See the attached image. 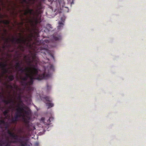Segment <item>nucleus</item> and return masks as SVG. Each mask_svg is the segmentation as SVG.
<instances>
[{
  "label": "nucleus",
  "mask_w": 146,
  "mask_h": 146,
  "mask_svg": "<svg viewBox=\"0 0 146 146\" xmlns=\"http://www.w3.org/2000/svg\"><path fill=\"white\" fill-rule=\"evenodd\" d=\"M23 72L25 74L26 77L23 78L24 80L27 79L28 78L30 79L31 81L29 84H32V80L36 79L38 80H40L42 79H46L50 76L49 74H46L38 76L37 74L38 73L36 68L34 66H31L29 67H26L23 70Z\"/></svg>",
  "instance_id": "obj_1"
},
{
  "label": "nucleus",
  "mask_w": 146,
  "mask_h": 146,
  "mask_svg": "<svg viewBox=\"0 0 146 146\" xmlns=\"http://www.w3.org/2000/svg\"><path fill=\"white\" fill-rule=\"evenodd\" d=\"M7 104H11L12 105L9 107V110L13 111L16 110L19 113V117H21L24 121L25 123L29 122V115L28 113L26 112L22 106L16 102L15 100L12 99H9L6 102Z\"/></svg>",
  "instance_id": "obj_2"
},
{
  "label": "nucleus",
  "mask_w": 146,
  "mask_h": 146,
  "mask_svg": "<svg viewBox=\"0 0 146 146\" xmlns=\"http://www.w3.org/2000/svg\"><path fill=\"white\" fill-rule=\"evenodd\" d=\"M46 101L44 100L45 103L46 104L47 106L48 107V108L52 107L53 106V104L50 103V99L48 97H46L45 98Z\"/></svg>",
  "instance_id": "obj_3"
},
{
  "label": "nucleus",
  "mask_w": 146,
  "mask_h": 146,
  "mask_svg": "<svg viewBox=\"0 0 146 146\" xmlns=\"http://www.w3.org/2000/svg\"><path fill=\"white\" fill-rule=\"evenodd\" d=\"M8 133L9 134L10 137L13 139H16L17 137L13 133L10 132L9 131H8Z\"/></svg>",
  "instance_id": "obj_4"
},
{
  "label": "nucleus",
  "mask_w": 146,
  "mask_h": 146,
  "mask_svg": "<svg viewBox=\"0 0 146 146\" xmlns=\"http://www.w3.org/2000/svg\"><path fill=\"white\" fill-rule=\"evenodd\" d=\"M33 21L35 22V23H37L39 22V21L38 20L37 18H34Z\"/></svg>",
  "instance_id": "obj_5"
},
{
  "label": "nucleus",
  "mask_w": 146,
  "mask_h": 146,
  "mask_svg": "<svg viewBox=\"0 0 146 146\" xmlns=\"http://www.w3.org/2000/svg\"><path fill=\"white\" fill-rule=\"evenodd\" d=\"M36 60L35 58V56H34L32 57V62H35L36 63V62H35V60Z\"/></svg>",
  "instance_id": "obj_6"
},
{
  "label": "nucleus",
  "mask_w": 146,
  "mask_h": 146,
  "mask_svg": "<svg viewBox=\"0 0 146 146\" xmlns=\"http://www.w3.org/2000/svg\"><path fill=\"white\" fill-rule=\"evenodd\" d=\"M9 78L10 80H12L13 79V77L12 76H9Z\"/></svg>",
  "instance_id": "obj_7"
},
{
  "label": "nucleus",
  "mask_w": 146,
  "mask_h": 146,
  "mask_svg": "<svg viewBox=\"0 0 146 146\" xmlns=\"http://www.w3.org/2000/svg\"><path fill=\"white\" fill-rule=\"evenodd\" d=\"M33 12V11L32 10H28V13H30V14H31Z\"/></svg>",
  "instance_id": "obj_8"
},
{
  "label": "nucleus",
  "mask_w": 146,
  "mask_h": 146,
  "mask_svg": "<svg viewBox=\"0 0 146 146\" xmlns=\"http://www.w3.org/2000/svg\"><path fill=\"white\" fill-rule=\"evenodd\" d=\"M8 112V111L7 110H6L4 112V115H6L7 114Z\"/></svg>",
  "instance_id": "obj_9"
},
{
  "label": "nucleus",
  "mask_w": 146,
  "mask_h": 146,
  "mask_svg": "<svg viewBox=\"0 0 146 146\" xmlns=\"http://www.w3.org/2000/svg\"><path fill=\"white\" fill-rule=\"evenodd\" d=\"M59 27H62L63 25V23H59Z\"/></svg>",
  "instance_id": "obj_10"
},
{
  "label": "nucleus",
  "mask_w": 146,
  "mask_h": 146,
  "mask_svg": "<svg viewBox=\"0 0 146 146\" xmlns=\"http://www.w3.org/2000/svg\"><path fill=\"white\" fill-rule=\"evenodd\" d=\"M65 18L64 17H63L62 19V22H63L65 19Z\"/></svg>",
  "instance_id": "obj_11"
},
{
  "label": "nucleus",
  "mask_w": 146,
  "mask_h": 146,
  "mask_svg": "<svg viewBox=\"0 0 146 146\" xmlns=\"http://www.w3.org/2000/svg\"><path fill=\"white\" fill-rule=\"evenodd\" d=\"M55 40H58L59 39V38H58V37H56L55 38H54Z\"/></svg>",
  "instance_id": "obj_12"
},
{
  "label": "nucleus",
  "mask_w": 146,
  "mask_h": 146,
  "mask_svg": "<svg viewBox=\"0 0 146 146\" xmlns=\"http://www.w3.org/2000/svg\"><path fill=\"white\" fill-rule=\"evenodd\" d=\"M50 122V121L49 119L47 121V122L46 123H49Z\"/></svg>",
  "instance_id": "obj_13"
},
{
  "label": "nucleus",
  "mask_w": 146,
  "mask_h": 146,
  "mask_svg": "<svg viewBox=\"0 0 146 146\" xmlns=\"http://www.w3.org/2000/svg\"><path fill=\"white\" fill-rule=\"evenodd\" d=\"M9 22L8 21H6V23H5V24H9Z\"/></svg>",
  "instance_id": "obj_14"
},
{
  "label": "nucleus",
  "mask_w": 146,
  "mask_h": 146,
  "mask_svg": "<svg viewBox=\"0 0 146 146\" xmlns=\"http://www.w3.org/2000/svg\"><path fill=\"white\" fill-rule=\"evenodd\" d=\"M1 122H2V123H4V121H3H3H1Z\"/></svg>",
  "instance_id": "obj_15"
},
{
  "label": "nucleus",
  "mask_w": 146,
  "mask_h": 146,
  "mask_svg": "<svg viewBox=\"0 0 146 146\" xmlns=\"http://www.w3.org/2000/svg\"><path fill=\"white\" fill-rule=\"evenodd\" d=\"M11 142H14L13 141H11Z\"/></svg>",
  "instance_id": "obj_16"
}]
</instances>
